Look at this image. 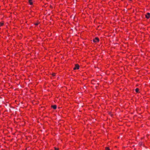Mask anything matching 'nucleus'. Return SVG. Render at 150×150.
Returning a JSON list of instances; mask_svg holds the SVG:
<instances>
[{
  "mask_svg": "<svg viewBox=\"0 0 150 150\" xmlns=\"http://www.w3.org/2000/svg\"><path fill=\"white\" fill-rule=\"evenodd\" d=\"M99 39L97 37L95 38L93 40V41L94 42H97L99 41Z\"/></svg>",
  "mask_w": 150,
  "mask_h": 150,
  "instance_id": "obj_1",
  "label": "nucleus"
},
{
  "mask_svg": "<svg viewBox=\"0 0 150 150\" xmlns=\"http://www.w3.org/2000/svg\"><path fill=\"white\" fill-rule=\"evenodd\" d=\"M79 66L78 64H76L75 66V67L73 69L74 70L76 69H79Z\"/></svg>",
  "mask_w": 150,
  "mask_h": 150,
  "instance_id": "obj_2",
  "label": "nucleus"
},
{
  "mask_svg": "<svg viewBox=\"0 0 150 150\" xmlns=\"http://www.w3.org/2000/svg\"><path fill=\"white\" fill-rule=\"evenodd\" d=\"M150 16V13H147L146 14V17L147 18H149Z\"/></svg>",
  "mask_w": 150,
  "mask_h": 150,
  "instance_id": "obj_3",
  "label": "nucleus"
},
{
  "mask_svg": "<svg viewBox=\"0 0 150 150\" xmlns=\"http://www.w3.org/2000/svg\"><path fill=\"white\" fill-rule=\"evenodd\" d=\"M33 0H29L28 2L30 4L32 5L33 4Z\"/></svg>",
  "mask_w": 150,
  "mask_h": 150,
  "instance_id": "obj_4",
  "label": "nucleus"
},
{
  "mask_svg": "<svg viewBox=\"0 0 150 150\" xmlns=\"http://www.w3.org/2000/svg\"><path fill=\"white\" fill-rule=\"evenodd\" d=\"M52 107L54 109H55L57 108V106L56 105H52Z\"/></svg>",
  "mask_w": 150,
  "mask_h": 150,
  "instance_id": "obj_5",
  "label": "nucleus"
},
{
  "mask_svg": "<svg viewBox=\"0 0 150 150\" xmlns=\"http://www.w3.org/2000/svg\"><path fill=\"white\" fill-rule=\"evenodd\" d=\"M139 89L138 88H136L135 89V91L137 93H139Z\"/></svg>",
  "mask_w": 150,
  "mask_h": 150,
  "instance_id": "obj_6",
  "label": "nucleus"
},
{
  "mask_svg": "<svg viewBox=\"0 0 150 150\" xmlns=\"http://www.w3.org/2000/svg\"><path fill=\"white\" fill-rule=\"evenodd\" d=\"M105 149L106 150H110V149L108 147H106Z\"/></svg>",
  "mask_w": 150,
  "mask_h": 150,
  "instance_id": "obj_7",
  "label": "nucleus"
},
{
  "mask_svg": "<svg viewBox=\"0 0 150 150\" xmlns=\"http://www.w3.org/2000/svg\"><path fill=\"white\" fill-rule=\"evenodd\" d=\"M59 149L58 148L55 147V150H58Z\"/></svg>",
  "mask_w": 150,
  "mask_h": 150,
  "instance_id": "obj_8",
  "label": "nucleus"
},
{
  "mask_svg": "<svg viewBox=\"0 0 150 150\" xmlns=\"http://www.w3.org/2000/svg\"><path fill=\"white\" fill-rule=\"evenodd\" d=\"M3 23H0V25L1 26H2L3 25Z\"/></svg>",
  "mask_w": 150,
  "mask_h": 150,
  "instance_id": "obj_9",
  "label": "nucleus"
},
{
  "mask_svg": "<svg viewBox=\"0 0 150 150\" xmlns=\"http://www.w3.org/2000/svg\"><path fill=\"white\" fill-rule=\"evenodd\" d=\"M38 23H37L35 24V25H38Z\"/></svg>",
  "mask_w": 150,
  "mask_h": 150,
  "instance_id": "obj_10",
  "label": "nucleus"
},
{
  "mask_svg": "<svg viewBox=\"0 0 150 150\" xmlns=\"http://www.w3.org/2000/svg\"><path fill=\"white\" fill-rule=\"evenodd\" d=\"M55 74H52V75H53V76H55Z\"/></svg>",
  "mask_w": 150,
  "mask_h": 150,
  "instance_id": "obj_11",
  "label": "nucleus"
}]
</instances>
